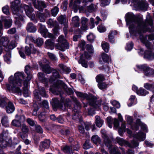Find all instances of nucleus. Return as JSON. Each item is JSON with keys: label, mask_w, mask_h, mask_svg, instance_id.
I'll return each instance as SVG.
<instances>
[{"label": "nucleus", "mask_w": 154, "mask_h": 154, "mask_svg": "<svg viewBox=\"0 0 154 154\" xmlns=\"http://www.w3.org/2000/svg\"><path fill=\"white\" fill-rule=\"evenodd\" d=\"M54 85L58 89L62 88L64 90H66L67 88V86L62 80H57L54 84Z\"/></svg>", "instance_id": "nucleus-18"}, {"label": "nucleus", "mask_w": 154, "mask_h": 154, "mask_svg": "<svg viewBox=\"0 0 154 154\" xmlns=\"http://www.w3.org/2000/svg\"><path fill=\"white\" fill-rule=\"evenodd\" d=\"M83 148L85 149H87L92 147L91 143L88 140H86L83 145Z\"/></svg>", "instance_id": "nucleus-39"}, {"label": "nucleus", "mask_w": 154, "mask_h": 154, "mask_svg": "<svg viewBox=\"0 0 154 154\" xmlns=\"http://www.w3.org/2000/svg\"><path fill=\"white\" fill-rule=\"evenodd\" d=\"M125 16L126 17H125L126 25H130L133 23H135L137 24L138 27L147 31L150 29L149 26H150L152 28L153 27V20L150 16L146 17L145 21L143 20V17L139 15L136 16L132 12H128L126 14Z\"/></svg>", "instance_id": "nucleus-1"}, {"label": "nucleus", "mask_w": 154, "mask_h": 154, "mask_svg": "<svg viewBox=\"0 0 154 154\" xmlns=\"http://www.w3.org/2000/svg\"><path fill=\"white\" fill-rule=\"evenodd\" d=\"M52 74L53 76H51L49 81L50 82H53L57 79H60V76L59 72L54 69H52Z\"/></svg>", "instance_id": "nucleus-17"}, {"label": "nucleus", "mask_w": 154, "mask_h": 154, "mask_svg": "<svg viewBox=\"0 0 154 154\" xmlns=\"http://www.w3.org/2000/svg\"><path fill=\"white\" fill-rule=\"evenodd\" d=\"M96 38L95 36L92 32H90L89 34L87 36V38L89 42L92 44Z\"/></svg>", "instance_id": "nucleus-32"}, {"label": "nucleus", "mask_w": 154, "mask_h": 154, "mask_svg": "<svg viewBox=\"0 0 154 154\" xmlns=\"http://www.w3.org/2000/svg\"><path fill=\"white\" fill-rule=\"evenodd\" d=\"M8 134H6L5 135L3 134L2 136H1V138H0V145L3 148L9 145L14 144L13 143H12L11 140L8 138Z\"/></svg>", "instance_id": "nucleus-11"}, {"label": "nucleus", "mask_w": 154, "mask_h": 154, "mask_svg": "<svg viewBox=\"0 0 154 154\" xmlns=\"http://www.w3.org/2000/svg\"><path fill=\"white\" fill-rule=\"evenodd\" d=\"M1 122L2 125L5 127H9V121L8 118L7 116H5L3 117L1 120Z\"/></svg>", "instance_id": "nucleus-30"}, {"label": "nucleus", "mask_w": 154, "mask_h": 154, "mask_svg": "<svg viewBox=\"0 0 154 154\" xmlns=\"http://www.w3.org/2000/svg\"><path fill=\"white\" fill-rule=\"evenodd\" d=\"M102 47L103 49L106 53H108L109 49V44L106 42L102 44Z\"/></svg>", "instance_id": "nucleus-44"}, {"label": "nucleus", "mask_w": 154, "mask_h": 154, "mask_svg": "<svg viewBox=\"0 0 154 154\" xmlns=\"http://www.w3.org/2000/svg\"><path fill=\"white\" fill-rule=\"evenodd\" d=\"M134 46V44L131 42L130 43L127 44V48L126 49L128 51H131L133 48Z\"/></svg>", "instance_id": "nucleus-63"}, {"label": "nucleus", "mask_w": 154, "mask_h": 154, "mask_svg": "<svg viewBox=\"0 0 154 154\" xmlns=\"http://www.w3.org/2000/svg\"><path fill=\"white\" fill-rule=\"evenodd\" d=\"M144 87L147 90L150 91L152 92L154 89V84L146 83L144 84Z\"/></svg>", "instance_id": "nucleus-35"}, {"label": "nucleus", "mask_w": 154, "mask_h": 154, "mask_svg": "<svg viewBox=\"0 0 154 154\" xmlns=\"http://www.w3.org/2000/svg\"><path fill=\"white\" fill-rule=\"evenodd\" d=\"M102 137L104 139V141L106 144H108L111 143V141L106 133H103V134L102 135Z\"/></svg>", "instance_id": "nucleus-45"}, {"label": "nucleus", "mask_w": 154, "mask_h": 154, "mask_svg": "<svg viewBox=\"0 0 154 154\" xmlns=\"http://www.w3.org/2000/svg\"><path fill=\"white\" fill-rule=\"evenodd\" d=\"M136 66L138 70L143 72L145 76L154 77V69L149 67L147 64L137 65Z\"/></svg>", "instance_id": "nucleus-7"}, {"label": "nucleus", "mask_w": 154, "mask_h": 154, "mask_svg": "<svg viewBox=\"0 0 154 154\" xmlns=\"http://www.w3.org/2000/svg\"><path fill=\"white\" fill-rule=\"evenodd\" d=\"M142 122L140 119H137L136 121L131 126V128L133 131H138L139 127L141 126Z\"/></svg>", "instance_id": "nucleus-13"}, {"label": "nucleus", "mask_w": 154, "mask_h": 154, "mask_svg": "<svg viewBox=\"0 0 154 154\" xmlns=\"http://www.w3.org/2000/svg\"><path fill=\"white\" fill-rule=\"evenodd\" d=\"M26 79V77L23 72H18L14 74V77L11 76L8 79L9 84H6V88L8 90L11 91L13 92L17 93H21V91L20 88L22 86V80Z\"/></svg>", "instance_id": "nucleus-2"}, {"label": "nucleus", "mask_w": 154, "mask_h": 154, "mask_svg": "<svg viewBox=\"0 0 154 154\" xmlns=\"http://www.w3.org/2000/svg\"><path fill=\"white\" fill-rule=\"evenodd\" d=\"M140 1V0H129V4L130 2L132 3L134 8H137Z\"/></svg>", "instance_id": "nucleus-49"}, {"label": "nucleus", "mask_w": 154, "mask_h": 154, "mask_svg": "<svg viewBox=\"0 0 154 154\" xmlns=\"http://www.w3.org/2000/svg\"><path fill=\"white\" fill-rule=\"evenodd\" d=\"M95 118L96 125L97 127L100 128L102 125L103 121L100 119L99 116H96Z\"/></svg>", "instance_id": "nucleus-36"}, {"label": "nucleus", "mask_w": 154, "mask_h": 154, "mask_svg": "<svg viewBox=\"0 0 154 154\" xmlns=\"http://www.w3.org/2000/svg\"><path fill=\"white\" fill-rule=\"evenodd\" d=\"M53 68H51L48 64H45L42 68V71L46 74L51 73L52 71Z\"/></svg>", "instance_id": "nucleus-25"}, {"label": "nucleus", "mask_w": 154, "mask_h": 154, "mask_svg": "<svg viewBox=\"0 0 154 154\" xmlns=\"http://www.w3.org/2000/svg\"><path fill=\"white\" fill-rule=\"evenodd\" d=\"M16 46V43L14 40L12 41L10 43L8 46V51H10L14 48Z\"/></svg>", "instance_id": "nucleus-52"}, {"label": "nucleus", "mask_w": 154, "mask_h": 154, "mask_svg": "<svg viewBox=\"0 0 154 154\" xmlns=\"http://www.w3.org/2000/svg\"><path fill=\"white\" fill-rule=\"evenodd\" d=\"M28 137V135L25 134L22 135L21 136V137L24 141L25 143L27 145L29 144V140L27 139Z\"/></svg>", "instance_id": "nucleus-59"}, {"label": "nucleus", "mask_w": 154, "mask_h": 154, "mask_svg": "<svg viewBox=\"0 0 154 154\" xmlns=\"http://www.w3.org/2000/svg\"><path fill=\"white\" fill-rule=\"evenodd\" d=\"M50 141L49 140H45L41 143L39 146L40 150H44L45 149H48L50 146Z\"/></svg>", "instance_id": "nucleus-23"}, {"label": "nucleus", "mask_w": 154, "mask_h": 154, "mask_svg": "<svg viewBox=\"0 0 154 154\" xmlns=\"http://www.w3.org/2000/svg\"><path fill=\"white\" fill-rule=\"evenodd\" d=\"M56 120V122L61 124H63L64 122V118L61 115H60L57 117Z\"/></svg>", "instance_id": "nucleus-58"}, {"label": "nucleus", "mask_w": 154, "mask_h": 154, "mask_svg": "<svg viewBox=\"0 0 154 154\" xmlns=\"http://www.w3.org/2000/svg\"><path fill=\"white\" fill-rule=\"evenodd\" d=\"M69 48V45L67 42H63L60 44L58 43L56 46V48L57 49L62 51H64L66 49H68Z\"/></svg>", "instance_id": "nucleus-15"}, {"label": "nucleus", "mask_w": 154, "mask_h": 154, "mask_svg": "<svg viewBox=\"0 0 154 154\" xmlns=\"http://www.w3.org/2000/svg\"><path fill=\"white\" fill-rule=\"evenodd\" d=\"M35 130L36 132L39 134H42L43 133V129L41 126L38 125H35Z\"/></svg>", "instance_id": "nucleus-56"}, {"label": "nucleus", "mask_w": 154, "mask_h": 154, "mask_svg": "<svg viewBox=\"0 0 154 154\" xmlns=\"http://www.w3.org/2000/svg\"><path fill=\"white\" fill-rule=\"evenodd\" d=\"M60 102L57 98H53L52 101L50 102L54 110H57L58 109H62L63 107L64 98L62 97Z\"/></svg>", "instance_id": "nucleus-10"}, {"label": "nucleus", "mask_w": 154, "mask_h": 154, "mask_svg": "<svg viewBox=\"0 0 154 154\" xmlns=\"http://www.w3.org/2000/svg\"><path fill=\"white\" fill-rule=\"evenodd\" d=\"M25 117L23 116H21L20 117L19 120L17 119H14L11 122L12 125L15 127H19L21 126V122H23L25 120Z\"/></svg>", "instance_id": "nucleus-12"}, {"label": "nucleus", "mask_w": 154, "mask_h": 154, "mask_svg": "<svg viewBox=\"0 0 154 154\" xmlns=\"http://www.w3.org/2000/svg\"><path fill=\"white\" fill-rule=\"evenodd\" d=\"M96 80L97 82L99 83L104 81L105 79L103 74H100L96 76Z\"/></svg>", "instance_id": "nucleus-41"}, {"label": "nucleus", "mask_w": 154, "mask_h": 154, "mask_svg": "<svg viewBox=\"0 0 154 154\" xmlns=\"http://www.w3.org/2000/svg\"><path fill=\"white\" fill-rule=\"evenodd\" d=\"M111 104L114 106H115L117 109L120 108V103L119 102L116 100H114L112 101L111 102Z\"/></svg>", "instance_id": "nucleus-62"}, {"label": "nucleus", "mask_w": 154, "mask_h": 154, "mask_svg": "<svg viewBox=\"0 0 154 154\" xmlns=\"http://www.w3.org/2000/svg\"><path fill=\"white\" fill-rule=\"evenodd\" d=\"M38 76L39 81L41 82H42L46 81L47 79L45 77V74L42 72H38Z\"/></svg>", "instance_id": "nucleus-40"}, {"label": "nucleus", "mask_w": 154, "mask_h": 154, "mask_svg": "<svg viewBox=\"0 0 154 154\" xmlns=\"http://www.w3.org/2000/svg\"><path fill=\"white\" fill-rule=\"evenodd\" d=\"M36 16L42 22H44L45 20V15L44 13L39 12L36 14Z\"/></svg>", "instance_id": "nucleus-43"}, {"label": "nucleus", "mask_w": 154, "mask_h": 154, "mask_svg": "<svg viewBox=\"0 0 154 154\" xmlns=\"http://www.w3.org/2000/svg\"><path fill=\"white\" fill-rule=\"evenodd\" d=\"M78 63L79 64H81L82 66L85 68L88 67V65L87 64L88 62L85 60H83L81 61H79Z\"/></svg>", "instance_id": "nucleus-64"}, {"label": "nucleus", "mask_w": 154, "mask_h": 154, "mask_svg": "<svg viewBox=\"0 0 154 154\" xmlns=\"http://www.w3.org/2000/svg\"><path fill=\"white\" fill-rule=\"evenodd\" d=\"M24 71L27 74V76L26 77V79H25L23 82L24 85V87H23V95L25 97H27L29 96V93L28 89L29 82L28 79V77L29 76V66L28 65H27L25 66Z\"/></svg>", "instance_id": "nucleus-9"}, {"label": "nucleus", "mask_w": 154, "mask_h": 154, "mask_svg": "<svg viewBox=\"0 0 154 154\" xmlns=\"http://www.w3.org/2000/svg\"><path fill=\"white\" fill-rule=\"evenodd\" d=\"M91 140L94 143L96 144L97 143L100 144L101 142L100 138L97 135H93L91 137Z\"/></svg>", "instance_id": "nucleus-37"}, {"label": "nucleus", "mask_w": 154, "mask_h": 154, "mask_svg": "<svg viewBox=\"0 0 154 154\" xmlns=\"http://www.w3.org/2000/svg\"><path fill=\"white\" fill-rule=\"evenodd\" d=\"M145 134L140 130L138 133V134H134V137L135 138H137L138 137H140L141 138L142 141H143L145 139Z\"/></svg>", "instance_id": "nucleus-38"}, {"label": "nucleus", "mask_w": 154, "mask_h": 154, "mask_svg": "<svg viewBox=\"0 0 154 154\" xmlns=\"http://www.w3.org/2000/svg\"><path fill=\"white\" fill-rule=\"evenodd\" d=\"M108 84H106L104 82H101L98 83L97 86L99 88L100 90H102L106 88Z\"/></svg>", "instance_id": "nucleus-47"}, {"label": "nucleus", "mask_w": 154, "mask_h": 154, "mask_svg": "<svg viewBox=\"0 0 154 154\" xmlns=\"http://www.w3.org/2000/svg\"><path fill=\"white\" fill-rule=\"evenodd\" d=\"M107 146L108 147V149L110 154H121L117 148L116 147H113L111 143L107 144Z\"/></svg>", "instance_id": "nucleus-20"}, {"label": "nucleus", "mask_w": 154, "mask_h": 154, "mask_svg": "<svg viewBox=\"0 0 154 154\" xmlns=\"http://www.w3.org/2000/svg\"><path fill=\"white\" fill-rule=\"evenodd\" d=\"M8 39L7 37H2L1 38L0 44L5 48V49L8 50V47H7V46L8 45Z\"/></svg>", "instance_id": "nucleus-29"}, {"label": "nucleus", "mask_w": 154, "mask_h": 154, "mask_svg": "<svg viewBox=\"0 0 154 154\" xmlns=\"http://www.w3.org/2000/svg\"><path fill=\"white\" fill-rule=\"evenodd\" d=\"M72 149L68 145H66L63 147V151L66 153L68 154H72V152H70V151Z\"/></svg>", "instance_id": "nucleus-46"}, {"label": "nucleus", "mask_w": 154, "mask_h": 154, "mask_svg": "<svg viewBox=\"0 0 154 154\" xmlns=\"http://www.w3.org/2000/svg\"><path fill=\"white\" fill-rule=\"evenodd\" d=\"M59 67L63 71L69 73L71 71V69L69 67H67L66 66H64L62 63L59 64Z\"/></svg>", "instance_id": "nucleus-42"}, {"label": "nucleus", "mask_w": 154, "mask_h": 154, "mask_svg": "<svg viewBox=\"0 0 154 154\" xmlns=\"http://www.w3.org/2000/svg\"><path fill=\"white\" fill-rule=\"evenodd\" d=\"M110 0H101V6H105L108 5L110 3Z\"/></svg>", "instance_id": "nucleus-60"}, {"label": "nucleus", "mask_w": 154, "mask_h": 154, "mask_svg": "<svg viewBox=\"0 0 154 154\" xmlns=\"http://www.w3.org/2000/svg\"><path fill=\"white\" fill-rule=\"evenodd\" d=\"M46 7L44 1H37V4L35 8L40 12H43L44 9Z\"/></svg>", "instance_id": "nucleus-21"}, {"label": "nucleus", "mask_w": 154, "mask_h": 154, "mask_svg": "<svg viewBox=\"0 0 154 154\" xmlns=\"http://www.w3.org/2000/svg\"><path fill=\"white\" fill-rule=\"evenodd\" d=\"M0 107H5L8 113H12L14 110L15 108L13 103L9 102L7 104L6 98L0 95Z\"/></svg>", "instance_id": "nucleus-8"}, {"label": "nucleus", "mask_w": 154, "mask_h": 154, "mask_svg": "<svg viewBox=\"0 0 154 154\" xmlns=\"http://www.w3.org/2000/svg\"><path fill=\"white\" fill-rule=\"evenodd\" d=\"M37 30V28L32 23L29 22V32H35Z\"/></svg>", "instance_id": "nucleus-51"}, {"label": "nucleus", "mask_w": 154, "mask_h": 154, "mask_svg": "<svg viewBox=\"0 0 154 154\" xmlns=\"http://www.w3.org/2000/svg\"><path fill=\"white\" fill-rule=\"evenodd\" d=\"M129 27V31L131 36H134L135 37L138 36V34L139 35V38L141 42L144 43L147 41V35L144 36L143 33H146L148 31L142 28H140L138 27V29H135L136 26L134 23L131 24Z\"/></svg>", "instance_id": "nucleus-5"}, {"label": "nucleus", "mask_w": 154, "mask_h": 154, "mask_svg": "<svg viewBox=\"0 0 154 154\" xmlns=\"http://www.w3.org/2000/svg\"><path fill=\"white\" fill-rule=\"evenodd\" d=\"M116 140L117 143L120 146L123 145L125 143V141L123 139L117 137L116 138Z\"/></svg>", "instance_id": "nucleus-53"}, {"label": "nucleus", "mask_w": 154, "mask_h": 154, "mask_svg": "<svg viewBox=\"0 0 154 154\" xmlns=\"http://www.w3.org/2000/svg\"><path fill=\"white\" fill-rule=\"evenodd\" d=\"M39 27L38 29V31L42 35V36L45 38L47 37V34L48 30L45 25H42L41 23L39 24Z\"/></svg>", "instance_id": "nucleus-14"}, {"label": "nucleus", "mask_w": 154, "mask_h": 154, "mask_svg": "<svg viewBox=\"0 0 154 154\" xmlns=\"http://www.w3.org/2000/svg\"><path fill=\"white\" fill-rule=\"evenodd\" d=\"M79 18L78 16H77L72 17V21L73 23H75V26L77 27L79 26Z\"/></svg>", "instance_id": "nucleus-48"}, {"label": "nucleus", "mask_w": 154, "mask_h": 154, "mask_svg": "<svg viewBox=\"0 0 154 154\" xmlns=\"http://www.w3.org/2000/svg\"><path fill=\"white\" fill-rule=\"evenodd\" d=\"M85 41H82L79 44V47L81 48V50L83 51L85 50Z\"/></svg>", "instance_id": "nucleus-61"}, {"label": "nucleus", "mask_w": 154, "mask_h": 154, "mask_svg": "<svg viewBox=\"0 0 154 154\" xmlns=\"http://www.w3.org/2000/svg\"><path fill=\"white\" fill-rule=\"evenodd\" d=\"M29 105L32 106L31 109L32 110V115L33 116H37L39 120L42 122H45L46 120L47 115L46 113L48 112L47 110L39 112L37 114V111L40 109L38 105L36 102L29 104Z\"/></svg>", "instance_id": "nucleus-6"}, {"label": "nucleus", "mask_w": 154, "mask_h": 154, "mask_svg": "<svg viewBox=\"0 0 154 154\" xmlns=\"http://www.w3.org/2000/svg\"><path fill=\"white\" fill-rule=\"evenodd\" d=\"M137 9L141 10L146 11L147 9L148 4L146 1H140Z\"/></svg>", "instance_id": "nucleus-24"}, {"label": "nucleus", "mask_w": 154, "mask_h": 154, "mask_svg": "<svg viewBox=\"0 0 154 154\" xmlns=\"http://www.w3.org/2000/svg\"><path fill=\"white\" fill-rule=\"evenodd\" d=\"M1 18L2 20L4 21L5 22V28H8L11 26L12 25V20L10 17H4L2 16H1Z\"/></svg>", "instance_id": "nucleus-16"}, {"label": "nucleus", "mask_w": 154, "mask_h": 154, "mask_svg": "<svg viewBox=\"0 0 154 154\" xmlns=\"http://www.w3.org/2000/svg\"><path fill=\"white\" fill-rule=\"evenodd\" d=\"M46 47L51 50H53L54 47V43L51 39L47 40L45 42Z\"/></svg>", "instance_id": "nucleus-27"}, {"label": "nucleus", "mask_w": 154, "mask_h": 154, "mask_svg": "<svg viewBox=\"0 0 154 154\" xmlns=\"http://www.w3.org/2000/svg\"><path fill=\"white\" fill-rule=\"evenodd\" d=\"M5 51L7 52L6 55L4 56V59L5 61L8 63H10L11 62V51L7 50L5 49Z\"/></svg>", "instance_id": "nucleus-31"}, {"label": "nucleus", "mask_w": 154, "mask_h": 154, "mask_svg": "<svg viewBox=\"0 0 154 154\" xmlns=\"http://www.w3.org/2000/svg\"><path fill=\"white\" fill-rule=\"evenodd\" d=\"M59 133L62 136V137H70V132L68 129L62 128L59 131Z\"/></svg>", "instance_id": "nucleus-22"}, {"label": "nucleus", "mask_w": 154, "mask_h": 154, "mask_svg": "<svg viewBox=\"0 0 154 154\" xmlns=\"http://www.w3.org/2000/svg\"><path fill=\"white\" fill-rule=\"evenodd\" d=\"M11 3V8L13 14H14V18L16 20L15 23L19 24L23 21V18L22 15L23 11L20 8V0H14Z\"/></svg>", "instance_id": "nucleus-4"}, {"label": "nucleus", "mask_w": 154, "mask_h": 154, "mask_svg": "<svg viewBox=\"0 0 154 154\" xmlns=\"http://www.w3.org/2000/svg\"><path fill=\"white\" fill-rule=\"evenodd\" d=\"M101 57L103 61L104 62L107 63H109V61L111 60V59L107 54L105 53H103L101 55Z\"/></svg>", "instance_id": "nucleus-34"}, {"label": "nucleus", "mask_w": 154, "mask_h": 154, "mask_svg": "<svg viewBox=\"0 0 154 154\" xmlns=\"http://www.w3.org/2000/svg\"><path fill=\"white\" fill-rule=\"evenodd\" d=\"M59 11V9L57 6H55L51 10V14L53 17H55Z\"/></svg>", "instance_id": "nucleus-50"}, {"label": "nucleus", "mask_w": 154, "mask_h": 154, "mask_svg": "<svg viewBox=\"0 0 154 154\" xmlns=\"http://www.w3.org/2000/svg\"><path fill=\"white\" fill-rule=\"evenodd\" d=\"M29 41L36 44L38 47H41L43 43V39L42 38H38L35 40L32 36L30 35H29Z\"/></svg>", "instance_id": "nucleus-19"}, {"label": "nucleus", "mask_w": 154, "mask_h": 154, "mask_svg": "<svg viewBox=\"0 0 154 154\" xmlns=\"http://www.w3.org/2000/svg\"><path fill=\"white\" fill-rule=\"evenodd\" d=\"M154 54L151 50H146L144 53V57L148 60H151L154 57Z\"/></svg>", "instance_id": "nucleus-26"}, {"label": "nucleus", "mask_w": 154, "mask_h": 154, "mask_svg": "<svg viewBox=\"0 0 154 154\" xmlns=\"http://www.w3.org/2000/svg\"><path fill=\"white\" fill-rule=\"evenodd\" d=\"M75 93L78 97L83 99H86L88 100L89 105L91 106L96 108L101 105L102 102V100H97V98L96 97L91 93H88V94H87L78 91H77Z\"/></svg>", "instance_id": "nucleus-3"}, {"label": "nucleus", "mask_w": 154, "mask_h": 154, "mask_svg": "<svg viewBox=\"0 0 154 154\" xmlns=\"http://www.w3.org/2000/svg\"><path fill=\"white\" fill-rule=\"evenodd\" d=\"M32 7L31 4L29 3V18L31 20H36L35 18V16L34 14H32L31 16L30 14L32 13Z\"/></svg>", "instance_id": "nucleus-54"}, {"label": "nucleus", "mask_w": 154, "mask_h": 154, "mask_svg": "<svg viewBox=\"0 0 154 154\" xmlns=\"http://www.w3.org/2000/svg\"><path fill=\"white\" fill-rule=\"evenodd\" d=\"M149 93V92L142 88H140L137 94L142 96H145Z\"/></svg>", "instance_id": "nucleus-33"}, {"label": "nucleus", "mask_w": 154, "mask_h": 154, "mask_svg": "<svg viewBox=\"0 0 154 154\" xmlns=\"http://www.w3.org/2000/svg\"><path fill=\"white\" fill-rule=\"evenodd\" d=\"M40 106V107H42V109L43 111L47 110L48 111L49 110V106L48 105V103L47 100H44L42 101L40 103V105L39 104H37Z\"/></svg>", "instance_id": "nucleus-28"}, {"label": "nucleus", "mask_w": 154, "mask_h": 154, "mask_svg": "<svg viewBox=\"0 0 154 154\" xmlns=\"http://www.w3.org/2000/svg\"><path fill=\"white\" fill-rule=\"evenodd\" d=\"M66 19L65 15L64 16L63 15L60 16L57 18V20L61 24L64 23Z\"/></svg>", "instance_id": "nucleus-57"}, {"label": "nucleus", "mask_w": 154, "mask_h": 154, "mask_svg": "<svg viewBox=\"0 0 154 154\" xmlns=\"http://www.w3.org/2000/svg\"><path fill=\"white\" fill-rule=\"evenodd\" d=\"M97 30L99 32L102 33L105 32L106 31V29L104 26L101 24L98 26Z\"/></svg>", "instance_id": "nucleus-55"}]
</instances>
